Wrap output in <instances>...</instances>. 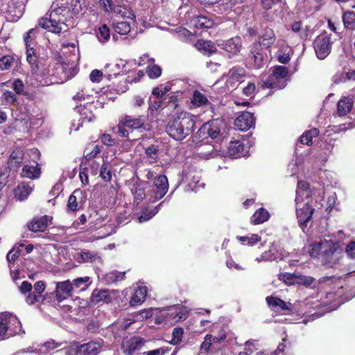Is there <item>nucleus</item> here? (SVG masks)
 Segmentation results:
<instances>
[{"instance_id": "f257e3e1", "label": "nucleus", "mask_w": 355, "mask_h": 355, "mask_svg": "<svg viewBox=\"0 0 355 355\" xmlns=\"http://www.w3.org/2000/svg\"><path fill=\"white\" fill-rule=\"evenodd\" d=\"M195 118L189 112H182L168 121L166 132L173 139L182 141L193 131Z\"/></svg>"}, {"instance_id": "f03ea898", "label": "nucleus", "mask_w": 355, "mask_h": 355, "mask_svg": "<svg viewBox=\"0 0 355 355\" xmlns=\"http://www.w3.org/2000/svg\"><path fill=\"white\" fill-rule=\"evenodd\" d=\"M147 116L123 114L119 119L118 124L113 128L114 132L119 137L128 138L130 133L133 132L147 131L150 130L147 123Z\"/></svg>"}, {"instance_id": "7ed1b4c3", "label": "nucleus", "mask_w": 355, "mask_h": 355, "mask_svg": "<svg viewBox=\"0 0 355 355\" xmlns=\"http://www.w3.org/2000/svg\"><path fill=\"white\" fill-rule=\"evenodd\" d=\"M74 76L73 70L58 58L52 59L46 72V85L62 84Z\"/></svg>"}, {"instance_id": "20e7f679", "label": "nucleus", "mask_w": 355, "mask_h": 355, "mask_svg": "<svg viewBox=\"0 0 355 355\" xmlns=\"http://www.w3.org/2000/svg\"><path fill=\"white\" fill-rule=\"evenodd\" d=\"M264 49L259 42H254L250 44L248 55L249 68L260 69L267 64L268 55L265 52Z\"/></svg>"}, {"instance_id": "39448f33", "label": "nucleus", "mask_w": 355, "mask_h": 355, "mask_svg": "<svg viewBox=\"0 0 355 355\" xmlns=\"http://www.w3.org/2000/svg\"><path fill=\"white\" fill-rule=\"evenodd\" d=\"M168 178L165 175H156L148 191L149 202L153 203L161 200L168 192Z\"/></svg>"}, {"instance_id": "423d86ee", "label": "nucleus", "mask_w": 355, "mask_h": 355, "mask_svg": "<svg viewBox=\"0 0 355 355\" xmlns=\"http://www.w3.org/2000/svg\"><path fill=\"white\" fill-rule=\"evenodd\" d=\"M331 35L326 31L321 33L318 35L313 42V48L317 57L323 60L327 57L331 51Z\"/></svg>"}, {"instance_id": "0eeeda50", "label": "nucleus", "mask_w": 355, "mask_h": 355, "mask_svg": "<svg viewBox=\"0 0 355 355\" xmlns=\"http://www.w3.org/2000/svg\"><path fill=\"white\" fill-rule=\"evenodd\" d=\"M20 322L12 315L0 316V338L5 339L20 331Z\"/></svg>"}, {"instance_id": "6e6552de", "label": "nucleus", "mask_w": 355, "mask_h": 355, "mask_svg": "<svg viewBox=\"0 0 355 355\" xmlns=\"http://www.w3.org/2000/svg\"><path fill=\"white\" fill-rule=\"evenodd\" d=\"M338 248L336 243L330 241H320L311 245L309 252L311 257L318 258L322 255L326 259L332 256Z\"/></svg>"}, {"instance_id": "1a4fd4ad", "label": "nucleus", "mask_w": 355, "mask_h": 355, "mask_svg": "<svg viewBox=\"0 0 355 355\" xmlns=\"http://www.w3.org/2000/svg\"><path fill=\"white\" fill-rule=\"evenodd\" d=\"M65 10L62 8H58L54 10H52L49 15V23L46 24V30L48 31L60 33L62 31L61 24L64 23L65 18L62 12Z\"/></svg>"}, {"instance_id": "9d476101", "label": "nucleus", "mask_w": 355, "mask_h": 355, "mask_svg": "<svg viewBox=\"0 0 355 355\" xmlns=\"http://www.w3.org/2000/svg\"><path fill=\"white\" fill-rule=\"evenodd\" d=\"M245 76L246 71L243 67L239 65L234 66L228 71L227 74L226 85L234 87L237 83H243V78Z\"/></svg>"}, {"instance_id": "9b49d317", "label": "nucleus", "mask_w": 355, "mask_h": 355, "mask_svg": "<svg viewBox=\"0 0 355 355\" xmlns=\"http://www.w3.org/2000/svg\"><path fill=\"white\" fill-rule=\"evenodd\" d=\"M115 291H110L108 289H98L95 288L93 290L92 295L89 298V301L92 304L97 305L99 304H110L112 302V293H114Z\"/></svg>"}, {"instance_id": "f8f14e48", "label": "nucleus", "mask_w": 355, "mask_h": 355, "mask_svg": "<svg viewBox=\"0 0 355 355\" xmlns=\"http://www.w3.org/2000/svg\"><path fill=\"white\" fill-rule=\"evenodd\" d=\"M148 182L146 181L138 179L133 183L131 188V193L133 196V205H139L144 199H146L147 194L146 189Z\"/></svg>"}, {"instance_id": "ddd939ff", "label": "nucleus", "mask_w": 355, "mask_h": 355, "mask_svg": "<svg viewBox=\"0 0 355 355\" xmlns=\"http://www.w3.org/2000/svg\"><path fill=\"white\" fill-rule=\"evenodd\" d=\"M218 46L232 55H237L243 49L242 40L236 36L218 44Z\"/></svg>"}, {"instance_id": "4468645a", "label": "nucleus", "mask_w": 355, "mask_h": 355, "mask_svg": "<svg viewBox=\"0 0 355 355\" xmlns=\"http://www.w3.org/2000/svg\"><path fill=\"white\" fill-rule=\"evenodd\" d=\"M266 302L272 310L275 309L284 312L285 314L291 313L293 311V305L291 302H286L278 297L270 295L266 297Z\"/></svg>"}, {"instance_id": "2eb2a0df", "label": "nucleus", "mask_w": 355, "mask_h": 355, "mask_svg": "<svg viewBox=\"0 0 355 355\" xmlns=\"http://www.w3.org/2000/svg\"><path fill=\"white\" fill-rule=\"evenodd\" d=\"M255 124L254 114L250 112H243L236 119L235 126L241 131H247Z\"/></svg>"}, {"instance_id": "dca6fc26", "label": "nucleus", "mask_w": 355, "mask_h": 355, "mask_svg": "<svg viewBox=\"0 0 355 355\" xmlns=\"http://www.w3.org/2000/svg\"><path fill=\"white\" fill-rule=\"evenodd\" d=\"M315 209L309 203L303 205L302 208L296 209V215L299 225L301 227H306L308 223L311 220Z\"/></svg>"}, {"instance_id": "f3484780", "label": "nucleus", "mask_w": 355, "mask_h": 355, "mask_svg": "<svg viewBox=\"0 0 355 355\" xmlns=\"http://www.w3.org/2000/svg\"><path fill=\"white\" fill-rule=\"evenodd\" d=\"M72 291H73V286L69 280L58 282L55 291L56 300L62 302L72 297Z\"/></svg>"}, {"instance_id": "a211bd4d", "label": "nucleus", "mask_w": 355, "mask_h": 355, "mask_svg": "<svg viewBox=\"0 0 355 355\" xmlns=\"http://www.w3.org/2000/svg\"><path fill=\"white\" fill-rule=\"evenodd\" d=\"M44 291V283L42 281H38L34 285V291L30 293L26 297V302L28 304H41L44 302V295L42 293Z\"/></svg>"}, {"instance_id": "6ab92c4d", "label": "nucleus", "mask_w": 355, "mask_h": 355, "mask_svg": "<svg viewBox=\"0 0 355 355\" xmlns=\"http://www.w3.org/2000/svg\"><path fill=\"white\" fill-rule=\"evenodd\" d=\"M193 46L201 54L207 57L214 55L217 51V48L211 40L198 39Z\"/></svg>"}, {"instance_id": "aec40b11", "label": "nucleus", "mask_w": 355, "mask_h": 355, "mask_svg": "<svg viewBox=\"0 0 355 355\" xmlns=\"http://www.w3.org/2000/svg\"><path fill=\"white\" fill-rule=\"evenodd\" d=\"M260 44L265 49L270 51V49L276 41V36L272 28L266 26L263 28L261 34L259 37Z\"/></svg>"}, {"instance_id": "412c9836", "label": "nucleus", "mask_w": 355, "mask_h": 355, "mask_svg": "<svg viewBox=\"0 0 355 355\" xmlns=\"http://www.w3.org/2000/svg\"><path fill=\"white\" fill-rule=\"evenodd\" d=\"M101 349L98 342L90 341L77 346L75 355H97Z\"/></svg>"}, {"instance_id": "4be33fe9", "label": "nucleus", "mask_w": 355, "mask_h": 355, "mask_svg": "<svg viewBox=\"0 0 355 355\" xmlns=\"http://www.w3.org/2000/svg\"><path fill=\"white\" fill-rule=\"evenodd\" d=\"M146 343V340L140 336H134L127 342L123 353L125 355H134V354L143 347Z\"/></svg>"}, {"instance_id": "5701e85b", "label": "nucleus", "mask_w": 355, "mask_h": 355, "mask_svg": "<svg viewBox=\"0 0 355 355\" xmlns=\"http://www.w3.org/2000/svg\"><path fill=\"white\" fill-rule=\"evenodd\" d=\"M95 108L92 103H86L83 106L78 107V122L89 123L95 119L92 109Z\"/></svg>"}, {"instance_id": "b1692460", "label": "nucleus", "mask_w": 355, "mask_h": 355, "mask_svg": "<svg viewBox=\"0 0 355 355\" xmlns=\"http://www.w3.org/2000/svg\"><path fill=\"white\" fill-rule=\"evenodd\" d=\"M40 173L41 169L36 162H33V164L24 165L21 171V176L30 179L37 178Z\"/></svg>"}, {"instance_id": "393cba45", "label": "nucleus", "mask_w": 355, "mask_h": 355, "mask_svg": "<svg viewBox=\"0 0 355 355\" xmlns=\"http://www.w3.org/2000/svg\"><path fill=\"white\" fill-rule=\"evenodd\" d=\"M354 101L349 97H343L337 103V112L339 116H345L353 107Z\"/></svg>"}, {"instance_id": "a878e982", "label": "nucleus", "mask_w": 355, "mask_h": 355, "mask_svg": "<svg viewBox=\"0 0 355 355\" xmlns=\"http://www.w3.org/2000/svg\"><path fill=\"white\" fill-rule=\"evenodd\" d=\"M228 154L232 158H239L244 155V144L239 140L230 141L228 147Z\"/></svg>"}, {"instance_id": "bb28decb", "label": "nucleus", "mask_w": 355, "mask_h": 355, "mask_svg": "<svg viewBox=\"0 0 355 355\" xmlns=\"http://www.w3.org/2000/svg\"><path fill=\"white\" fill-rule=\"evenodd\" d=\"M191 21L193 25L198 29H209L212 28L214 24L212 19L205 15H198L193 17Z\"/></svg>"}, {"instance_id": "cd10ccee", "label": "nucleus", "mask_w": 355, "mask_h": 355, "mask_svg": "<svg viewBox=\"0 0 355 355\" xmlns=\"http://www.w3.org/2000/svg\"><path fill=\"white\" fill-rule=\"evenodd\" d=\"M204 124L205 126H207L206 129L208 132V135H209V137L211 139H216L220 132L222 121L218 119H216L211 120Z\"/></svg>"}, {"instance_id": "c85d7f7f", "label": "nucleus", "mask_w": 355, "mask_h": 355, "mask_svg": "<svg viewBox=\"0 0 355 355\" xmlns=\"http://www.w3.org/2000/svg\"><path fill=\"white\" fill-rule=\"evenodd\" d=\"M125 278V272H119L116 270L111 271L105 274L103 280L107 285L116 284L119 282L124 280Z\"/></svg>"}, {"instance_id": "c756f323", "label": "nucleus", "mask_w": 355, "mask_h": 355, "mask_svg": "<svg viewBox=\"0 0 355 355\" xmlns=\"http://www.w3.org/2000/svg\"><path fill=\"white\" fill-rule=\"evenodd\" d=\"M147 295V288L146 286H139L134 292L132 295L130 304L131 306L141 304L146 300Z\"/></svg>"}, {"instance_id": "7c9ffc66", "label": "nucleus", "mask_w": 355, "mask_h": 355, "mask_svg": "<svg viewBox=\"0 0 355 355\" xmlns=\"http://www.w3.org/2000/svg\"><path fill=\"white\" fill-rule=\"evenodd\" d=\"M191 103L194 107L211 105L207 96L198 90H194L191 98Z\"/></svg>"}, {"instance_id": "2f4dec72", "label": "nucleus", "mask_w": 355, "mask_h": 355, "mask_svg": "<svg viewBox=\"0 0 355 355\" xmlns=\"http://www.w3.org/2000/svg\"><path fill=\"white\" fill-rule=\"evenodd\" d=\"M81 262L84 263H101L102 259L98 253L94 251L85 250L82 251L79 255Z\"/></svg>"}, {"instance_id": "473e14b6", "label": "nucleus", "mask_w": 355, "mask_h": 355, "mask_svg": "<svg viewBox=\"0 0 355 355\" xmlns=\"http://www.w3.org/2000/svg\"><path fill=\"white\" fill-rule=\"evenodd\" d=\"M78 195H82V192L79 190H75L69 197L67 207V211H73L75 212L79 210L82 207V203L80 201H78V198L76 196Z\"/></svg>"}, {"instance_id": "72a5a7b5", "label": "nucleus", "mask_w": 355, "mask_h": 355, "mask_svg": "<svg viewBox=\"0 0 355 355\" xmlns=\"http://www.w3.org/2000/svg\"><path fill=\"white\" fill-rule=\"evenodd\" d=\"M164 202V201L161 202L158 205L151 209H148V207H144L142 209L141 214L138 218L139 223L146 222L151 219L159 211Z\"/></svg>"}, {"instance_id": "f704fd0d", "label": "nucleus", "mask_w": 355, "mask_h": 355, "mask_svg": "<svg viewBox=\"0 0 355 355\" xmlns=\"http://www.w3.org/2000/svg\"><path fill=\"white\" fill-rule=\"evenodd\" d=\"M270 218L268 211L264 208H259L251 217V223L254 225L261 224Z\"/></svg>"}, {"instance_id": "c9c22d12", "label": "nucleus", "mask_w": 355, "mask_h": 355, "mask_svg": "<svg viewBox=\"0 0 355 355\" xmlns=\"http://www.w3.org/2000/svg\"><path fill=\"white\" fill-rule=\"evenodd\" d=\"M319 130L318 128H311L309 130L304 132L302 135L300 137L298 141L302 144L311 146L313 144L312 139L319 135Z\"/></svg>"}, {"instance_id": "e433bc0d", "label": "nucleus", "mask_w": 355, "mask_h": 355, "mask_svg": "<svg viewBox=\"0 0 355 355\" xmlns=\"http://www.w3.org/2000/svg\"><path fill=\"white\" fill-rule=\"evenodd\" d=\"M112 27L115 33L119 35H126L130 33L131 26L129 22L125 21H117L114 20L112 21Z\"/></svg>"}, {"instance_id": "4c0bfd02", "label": "nucleus", "mask_w": 355, "mask_h": 355, "mask_svg": "<svg viewBox=\"0 0 355 355\" xmlns=\"http://www.w3.org/2000/svg\"><path fill=\"white\" fill-rule=\"evenodd\" d=\"M172 312L169 313L171 318L175 322L185 320L189 316V311L182 306H177L172 309Z\"/></svg>"}, {"instance_id": "58836bf2", "label": "nucleus", "mask_w": 355, "mask_h": 355, "mask_svg": "<svg viewBox=\"0 0 355 355\" xmlns=\"http://www.w3.org/2000/svg\"><path fill=\"white\" fill-rule=\"evenodd\" d=\"M31 191L32 188L29 185L25 184H19L14 191L15 197L17 200L22 201L28 198Z\"/></svg>"}, {"instance_id": "ea45409f", "label": "nucleus", "mask_w": 355, "mask_h": 355, "mask_svg": "<svg viewBox=\"0 0 355 355\" xmlns=\"http://www.w3.org/2000/svg\"><path fill=\"white\" fill-rule=\"evenodd\" d=\"M99 176L104 182H111L112 178V166L107 161L103 160L100 168Z\"/></svg>"}, {"instance_id": "a19ab883", "label": "nucleus", "mask_w": 355, "mask_h": 355, "mask_svg": "<svg viewBox=\"0 0 355 355\" xmlns=\"http://www.w3.org/2000/svg\"><path fill=\"white\" fill-rule=\"evenodd\" d=\"M27 225L28 230L32 232H43L44 229V216L35 217Z\"/></svg>"}, {"instance_id": "79ce46f5", "label": "nucleus", "mask_w": 355, "mask_h": 355, "mask_svg": "<svg viewBox=\"0 0 355 355\" xmlns=\"http://www.w3.org/2000/svg\"><path fill=\"white\" fill-rule=\"evenodd\" d=\"M26 56L27 61L29 62L30 64L32 65L33 73H35L38 69V64L37 63V57L35 54V49L33 48L30 47V44H28V46H26Z\"/></svg>"}, {"instance_id": "37998d69", "label": "nucleus", "mask_w": 355, "mask_h": 355, "mask_svg": "<svg viewBox=\"0 0 355 355\" xmlns=\"http://www.w3.org/2000/svg\"><path fill=\"white\" fill-rule=\"evenodd\" d=\"M96 37L101 43H106L110 38V29L105 24H101L96 33Z\"/></svg>"}, {"instance_id": "c03bdc74", "label": "nucleus", "mask_w": 355, "mask_h": 355, "mask_svg": "<svg viewBox=\"0 0 355 355\" xmlns=\"http://www.w3.org/2000/svg\"><path fill=\"white\" fill-rule=\"evenodd\" d=\"M89 277H78L73 281V291H83L87 288L90 283Z\"/></svg>"}, {"instance_id": "a18cd8bd", "label": "nucleus", "mask_w": 355, "mask_h": 355, "mask_svg": "<svg viewBox=\"0 0 355 355\" xmlns=\"http://www.w3.org/2000/svg\"><path fill=\"white\" fill-rule=\"evenodd\" d=\"M275 80L279 81L286 78L288 75V69L286 67L276 65L273 67L272 73L270 74Z\"/></svg>"}, {"instance_id": "49530a36", "label": "nucleus", "mask_w": 355, "mask_h": 355, "mask_svg": "<svg viewBox=\"0 0 355 355\" xmlns=\"http://www.w3.org/2000/svg\"><path fill=\"white\" fill-rule=\"evenodd\" d=\"M162 99L155 98L154 100H152L151 98H150L148 112L152 116H155L158 114L162 110Z\"/></svg>"}, {"instance_id": "de8ad7c7", "label": "nucleus", "mask_w": 355, "mask_h": 355, "mask_svg": "<svg viewBox=\"0 0 355 355\" xmlns=\"http://www.w3.org/2000/svg\"><path fill=\"white\" fill-rule=\"evenodd\" d=\"M89 150V148H87L85 150V154L81 162L82 164H86L87 161L92 160V159L96 157L97 155L101 153L102 150V146L96 145L92 147V149L91 150L88 151Z\"/></svg>"}, {"instance_id": "09e8293b", "label": "nucleus", "mask_w": 355, "mask_h": 355, "mask_svg": "<svg viewBox=\"0 0 355 355\" xmlns=\"http://www.w3.org/2000/svg\"><path fill=\"white\" fill-rule=\"evenodd\" d=\"M343 21L345 28L351 30L355 28V12L347 11L343 15Z\"/></svg>"}, {"instance_id": "8fccbe9b", "label": "nucleus", "mask_w": 355, "mask_h": 355, "mask_svg": "<svg viewBox=\"0 0 355 355\" xmlns=\"http://www.w3.org/2000/svg\"><path fill=\"white\" fill-rule=\"evenodd\" d=\"M112 12L120 15L123 18H127L132 21H135L136 19V16L132 10L126 9L121 6L115 5L114 10H113Z\"/></svg>"}, {"instance_id": "3c124183", "label": "nucleus", "mask_w": 355, "mask_h": 355, "mask_svg": "<svg viewBox=\"0 0 355 355\" xmlns=\"http://www.w3.org/2000/svg\"><path fill=\"white\" fill-rule=\"evenodd\" d=\"M236 239L241 243H244L245 242H247V244L250 246H252L261 241V236L257 234H252L250 236H238L236 237Z\"/></svg>"}, {"instance_id": "603ef678", "label": "nucleus", "mask_w": 355, "mask_h": 355, "mask_svg": "<svg viewBox=\"0 0 355 355\" xmlns=\"http://www.w3.org/2000/svg\"><path fill=\"white\" fill-rule=\"evenodd\" d=\"M17 60L11 55H4L0 58V70L5 71L11 68Z\"/></svg>"}, {"instance_id": "864d4df0", "label": "nucleus", "mask_w": 355, "mask_h": 355, "mask_svg": "<svg viewBox=\"0 0 355 355\" xmlns=\"http://www.w3.org/2000/svg\"><path fill=\"white\" fill-rule=\"evenodd\" d=\"M24 246V244H19L17 246H14L7 254L6 259L9 263L10 268H11L10 264L19 257L21 252L19 248Z\"/></svg>"}, {"instance_id": "5fc2aeb1", "label": "nucleus", "mask_w": 355, "mask_h": 355, "mask_svg": "<svg viewBox=\"0 0 355 355\" xmlns=\"http://www.w3.org/2000/svg\"><path fill=\"white\" fill-rule=\"evenodd\" d=\"M2 98L4 105H15L18 104L16 94L11 91H5L2 94Z\"/></svg>"}, {"instance_id": "6e6d98bb", "label": "nucleus", "mask_w": 355, "mask_h": 355, "mask_svg": "<svg viewBox=\"0 0 355 355\" xmlns=\"http://www.w3.org/2000/svg\"><path fill=\"white\" fill-rule=\"evenodd\" d=\"M24 157L23 150L20 148L15 149L10 155L8 164L10 166L14 162L21 163Z\"/></svg>"}, {"instance_id": "4d7b16f0", "label": "nucleus", "mask_w": 355, "mask_h": 355, "mask_svg": "<svg viewBox=\"0 0 355 355\" xmlns=\"http://www.w3.org/2000/svg\"><path fill=\"white\" fill-rule=\"evenodd\" d=\"M12 88L15 91V94L16 95H28V93L25 90L24 83L19 78H17L13 81Z\"/></svg>"}, {"instance_id": "13d9d810", "label": "nucleus", "mask_w": 355, "mask_h": 355, "mask_svg": "<svg viewBox=\"0 0 355 355\" xmlns=\"http://www.w3.org/2000/svg\"><path fill=\"white\" fill-rule=\"evenodd\" d=\"M162 69L157 64L148 65L146 68V73L151 79L159 78L162 74Z\"/></svg>"}, {"instance_id": "bf43d9fd", "label": "nucleus", "mask_w": 355, "mask_h": 355, "mask_svg": "<svg viewBox=\"0 0 355 355\" xmlns=\"http://www.w3.org/2000/svg\"><path fill=\"white\" fill-rule=\"evenodd\" d=\"M184 330L182 327H178L173 329L172 332V340L171 343L173 345H179L182 340Z\"/></svg>"}, {"instance_id": "052dcab7", "label": "nucleus", "mask_w": 355, "mask_h": 355, "mask_svg": "<svg viewBox=\"0 0 355 355\" xmlns=\"http://www.w3.org/2000/svg\"><path fill=\"white\" fill-rule=\"evenodd\" d=\"M176 33L184 42L190 41L193 37V34L186 28L179 27L176 28Z\"/></svg>"}, {"instance_id": "680f3d73", "label": "nucleus", "mask_w": 355, "mask_h": 355, "mask_svg": "<svg viewBox=\"0 0 355 355\" xmlns=\"http://www.w3.org/2000/svg\"><path fill=\"white\" fill-rule=\"evenodd\" d=\"M207 126H205V124H203L197 131L196 134L195 135V140L196 141H203L204 140L210 138L209 135H208V132L206 129Z\"/></svg>"}, {"instance_id": "e2e57ef3", "label": "nucleus", "mask_w": 355, "mask_h": 355, "mask_svg": "<svg viewBox=\"0 0 355 355\" xmlns=\"http://www.w3.org/2000/svg\"><path fill=\"white\" fill-rule=\"evenodd\" d=\"M100 6L105 13H111L114 10V3L112 0H99Z\"/></svg>"}, {"instance_id": "0e129e2a", "label": "nucleus", "mask_w": 355, "mask_h": 355, "mask_svg": "<svg viewBox=\"0 0 355 355\" xmlns=\"http://www.w3.org/2000/svg\"><path fill=\"white\" fill-rule=\"evenodd\" d=\"M256 85L254 82L250 81L247 85L243 87V94L249 97H253L256 94Z\"/></svg>"}, {"instance_id": "69168bd1", "label": "nucleus", "mask_w": 355, "mask_h": 355, "mask_svg": "<svg viewBox=\"0 0 355 355\" xmlns=\"http://www.w3.org/2000/svg\"><path fill=\"white\" fill-rule=\"evenodd\" d=\"M159 148L157 146L152 144L145 149V153L149 158L156 159L158 156Z\"/></svg>"}, {"instance_id": "338daca9", "label": "nucleus", "mask_w": 355, "mask_h": 355, "mask_svg": "<svg viewBox=\"0 0 355 355\" xmlns=\"http://www.w3.org/2000/svg\"><path fill=\"white\" fill-rule=\"evenodd\" d=\"M285 0H260V3L263 9L268 10L272 8L277 4L282 3Z\"/></svg>"}, {"instance_id": "774afa93", "label": "nucleus", "mask_w": 355, "mask_h": 355, "mask_svg": "<svg viewBox=\"0 0 355 355\" xmlns=\"http://www.w3.org/2000/svg\"><path fill=\"white\" fill-rule=\"evenodd\" d=\"M277 59L279 62L286 64L291 60L290 53L281 49L277 52Z\"/></svg>"}]
</instances>
